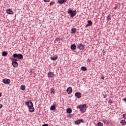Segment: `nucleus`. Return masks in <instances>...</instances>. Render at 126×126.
Wrapping results in <instances>:
<instances>
[{"label":"nucleus","mask_w":126,"mask_h":126,"mask_svg":"<svg viewBox=\"0 0 126 126\" xmlns=\"http://www.w3.org/2000/svg\"><path fill=\"white\" fill-rule=\"evenodd\" d=\"M26 106H28L29 109V112H31V113H33V112H34L35 109L34 108V107H33V102L32 101L26 102Z\"/></svg>","instance_id":"1"},{"label":"nucleus","mask_w":126,"mask_h":126,"mask_svg":"<svg viewBox=\"0 0 126 126\" xmlns=\"http://www.w3.org/2000/svg\"><path fill=\"white\" fill-rule=\"evenodd\" d=\"M86 106V104L84 105H80L77 107V109H80V110L81 111L82 113H85L86 112V109L85 107Z\"/></svg>","instance_id":"2"},{"label":"nucleus","mask_w":126,"mask_h":126,"mask_svg":"<svg viewBox=\"0 0 126 126\" xmlns=\"http://www.w3.org/2000/svg\"><path fill=\"white\" fill-rule=\"evenodd\" d=\"M67 13H68V14H70V17H73V16L76 15V13H77V12L75 10L73 11L72 9H69L68 10Z\"/></svg>","instance_id":"3"},{"label":"nucleus","mask_w":126,"mask_h":126,"mask_svg":"<svg viewBox=\"0 0 126 126\" xmlns=\"http://www.w3.org/2000/svg\"><path fill=\"white\" fill-rule=\"evenodd\" d=\"M13 57L14 58H17L18 59H19V60H21V59H23V55L21 54H17V53H14L13 54Z\"/></svg>","instance_id":"4"},{"label":"nucleus","mask_w":126,"mask_h":126,"mask_svg":"<svg viewBox=\"0 0 126 126\" xmlns=\"http://www.w3.org/2000/svg\"><path fill=\"white\" fill-rule=\"evenodd\" d=\"M85 47V46L82 43H79L77 45V49H79V50H84Z\"/></svg>","instance_id":"5"},{"label":"nucleus","mask_w":126,"mask_h":126,"mask_svg":"<svg viewBox=\"0 0 126 126\" xmlns=\"http://www.w3.org/2000/svg\"><path fill=\"white\" fill-rule=\"evenodd\" d=\"M80 123H84L83 119H79L75 121V125H80Z\"/></svg>","instance_id":"6"},{"label":"nucleus","mask_w":126,"mask_h":126,"mask_svg":"<svg viewBox=\"0 0 126 126\" xmlns=\"http://www.w3.org/2000/svg\"><path fill=\"white\" fill-rule=\"evenodd\" d=\"M3 83H4V84H9L10 83V80L8 79H4L2 80Z\"/></svg>","instance_id":"7"},{"label":"nucleus","mask_w":126,"mask_h":126,"mask_svg":"<svg viewBox=\"0 0 126 126\" xmlns=\"http://www.w3.org/2000/svg\"><path fill=\"white\" fill-rule=\"evenodd\" d=\"M12 65L14 67H17L18 66V63L16 61H13L12 62Z\"/></svg>","instance_id":"8"},{"label":"nucleus","mask_w":126,"mask_h":126,"mask_svg":"<svg viewBox=\"0 0 126 126\" xmlns=\"http://www.w3.org/2000/svg\"><path fill=\"white\" fill-rule=\"evenodd\" d=\"M93 24V23L92 22V21H91V20H89L88 21V24L85 26L86 28L87 27H89V26H91Z\"/></svg>","instance_id":"9"},{"label":"nucleus","mask_w":126,"mask_h":126,"mask_svg":"<svg viewBox=\"0 0 126 126\" xmlns=\"http://www.w3.org/2000/svg\"><path fill=\"white\" fill-rule=\"evenodd\" d=\"M66 92H67V93H68V94H71L72 92V88L71 87L68 88L67 89Z\"/></svg>","instance_id":"10"},{"label":"nucleus","mask_w":126,"mask_h":126,"mask_svg":"<svg viewBox=\"0 0 126 126\" xmlns=\"http://www.w3.org/2000/svg\"><path fill=\"white\" fill-rule=\"evenodd\" d=\"M47 75L49 78H51L54 77V74L53 72H49V73H48Z\"/></svg>","instance_id":"11"},{"label":"nucleus","mask_w":126,"mask_h":126,"mask_svg":"<svg viewBox=\"0 0 126 126\" xmlns=\"http://www.w3.org/2000/svg\"><path fill=\"white\" fill-rule=\"evenodd\" d=\"M81 93L78 92H77L75 94V96L78 99H79V98H81Z\"/></svg>","instance_id":"12"},{"label":"nucleus","mask_w":126,"mask_h":126,"mask_svg":"<svg viewBox=\"0 0 126 126\" xmlns=\"http://www.w3.org/2000/svg\"><path fill=\"white\" fill-rule=\"evenodd\" d=\"M67 1V0H59L58 1V3H60V4H63L64 2H66Z\"/></svg>","instance_id":"13"},{"label":"nucleus","mask_w":126,"mask_h":126,"mask_svg":"<svg viewBox=\"0 0 126 126\" xmlns=\"http://www.w3.org/2000/svg\"><path fill=\"white\" fill-rule=\"evenodd\" d=\"M6 12L7 13V14H13V11L10 9H7L6 10Z\"/></svg>","instance_id":"14"},{"label":"nucleus","mask_w":126,"mask_h":126,"mask_svg":"<svg viewBox=\"0 0 126 126\" xmlns=\"http://www.w3.org/2000/svg\"><path fill=\"white\" fill-rule=\"evenodd\" d=\"M50 59L52 61H56V60H58V56L55 55V56H54L53 57H51Z\"/></svg>","instance_id":"15"},{"label":"nucleus","mask_w":126,"mask_h":126,"mask_svg":"<svg viewBox=\"0 0 126 126\" xmlns=\"http://www.w3.org/2000/svg\"><path fill=\"white\" fill-rule=\"evenodd\" d=\"M56 105L55 104L53 105L50 107L51 111H56Z\"/></svg>","instance_id":"16"},{"label":"nucleus","mask_w":126,"mask_h":126,"mask_svg":"<svg viewBox=\"0 0 126 126\" xmlns=\"http://www.w3.org/2000/svg\"><path fill=\"white\" fill-rule=\"evenodd\" d=\"M75 32H76V28H74L71 29V33H72L73 34H75Z\"/></svg>","instance_id":"17"},{"label":"nucleus","mask_w":126,"mask_h":126,"mask_svg":"<svg viewBox=\"0 0 126 126\" xmlns=\"http://www.w3.org/2000/svg\"><path fill=\"white\" fill-rule=\"evenodd\" d=\"M120 124L121 125H122V126H125L126 124V120H122L120 122Z\"/></svg>","instance_id":"18"},{"label":"nucleus","mask_w":126,"mask_h":126,"mask_svg":"<svg viewBox=\"0 0 126 126\" xmlns=\"http://www.w3.org/2000/svg\"><path fill=\"white\" fill-rule=\"evenodd\" d=\"M72 112V110H71V108H67L66 109V112L67 113V114H71Z\"/></svg>","instance_id":"19"},{"label":"nucleus","mask_w":126,"mask_h":126,"mask_svg":"<svg viewBox=\"0 0 126 126\" xmlns=\"http://www.w3.org/2000/svg\"><path fill=\"white\" fill-rule=\"evenodd\" d=\"M7 52L6 51H3L2 53V57H6V56H7Z\"/></svg>","instance_id":"20"},{"label":"nucleus","mask_w":126,"mask_h":126,"mask_svg":"<svg viewBox=\"0 0 126 126\" xmlns=\"http://www.w3.org/2000/svg\"><path fill=\"white\" fill-rule=\"evenodd\" d=\"M75 49H76V45L75 44H72L71 45V49L75 50Z\"/></svg>","instance_id":"21"},{"label":"nucleus","mask_w":126,"mask_h":126,"mask_svg":"<svg viewBox=\"0 0 126 126\" xmlns=\"http://www.w3.org/2000/svg\"><path fill=\"white\" fill-rule=\"evenodd\" d=\"M81 69L83 71H86V70H87V68L85 66H82Z\"/></svg>","instance_id":"22"},{"label":"nucleus","mask_w":126,"mask_h":126,"mask_svg":"<svg viewBox=\"0 0 126 126\" xmlns=\"http://www.w3.org/2000/svg\"><path fill=\"white\" fill-rule=\"evenodd\" d=\"M63 38H56L55 40V42H59V41H62V40H63Z\"/></svg>","instance_id":"23"},{"label":"nucleus","mask_w":126,"mask_h":126,"mask_svg":"<svg viewBox=\"0 0 126 126\" xmlns=\"http://www.w3.org/2000/svg\"><path fill=\"white\" fill-rule=\"evenodd\" d=\"M21 90H22L23 91H24V90H25V86L24 85H22L21 86Z\"/></svg>","instance_id":"24"},{"label":"nucleus","mask_w":126,"mask_h":126,"mask_svg":"<svg viewBox=\"0 0 126 126\" xmlns=\"http://www.w3.org/2000/svg\"><path fill=\"white\" fill-rule=\"evenodd\" d=\"M96 126H103V123L98 122V124H96Z\"/></svg>","instance_id":"25"},{"label":"nucleus","mask_w":126,"mask_h":126,"mask_svg":"<svg viewBox=\"0 0 126 126\" xmlns=\"http://www.w3.org/2000/svg\"><path fill=\"white\" fill-rule=\"evenodd\" d=\"M55 90L53 88H52L50 90V93H53V94H55Z\"/></svg>","instance_id":"26"},{"label":"nucleus","mask_w":126,"mask_h":126,"mask_svg":"<svg viewBox=\"0 0 126 126\" xmlns=\"http://www.w3.org/2000/svg\"><path fill=\"white\" fill-rule=\"evenodd\" d=\"M107 19L108 20H111V19H112V16L111 15H108L107 17Z\"/></svg>","instance_id":"27"},{"label":"nucleus","mask_w":126,"mask_h":126,"mask_svg":"<svg viewBox=\"0 0 126 126\" xmlns=\"http://www.w3.org/2000/svg\"><path fill=\"white\" fill-rule=\"evenodd\" d=\"M10 60H12V62H16L17 61V59L16 58H11Z\"/></svg>","instance_id":"28"},{"label":"nucleus","mask_w":126,"mask_h":126,"mask_svg":"<svg viewBox=\"0 0 126 126\" xmlns=\"http://www.w3.org/2000/svg\"><path fill=\"white\" fill-rule=\"evenodd\" d=\"M115 9H118V8H120V6L117 5L114 7Z\"/></svg>","instance_id":"29"},{"label":"nucleus","mask_w":126,"mask_h":126,"mask_svg":"<svg viewBox=\"0 0 126 126\" xmlns=\"http://www.w3.org/2000/svg\"><path fill=\"white\" fill-rule=\"evenodd\" d=\"M55 1L51 2L50 4V5H53V4H55Z\"/></svg>","instance_id":"30"},{"label":"nucleus","mask_w":126,"mask_h":126,"mask_svg":"<svg viewBox=\"0 0 126 126\" xmlns=\"http://www.w3.org/2000/svg\"><path fill=\"white\" fill-rule=\"evenodd\" d=\"M123 117L124 119H126V114H123Z\"/></svg>","instance_id":"31"},{"label":"nucleus","mask_w":126,"mask_h":126,"mask_svg":"<svg viewBox=\"0 0 126 126\" xmlns=\"http://www.w3.org/2000/svg\"><path fill=\"white\" fill-rule=\"evenodd\" d=\"M108 103H109V104H112V103H113V101L110 100H109Z\"/></svg>","instance_id":"32"},{"label":"nucleus","mask_w":126,"mask_h":126,"mask_svg":"<svg viewBox=\"0 0 126 126\" xmlns=\"http://www.w3.org/2000/svg\"><path fill=\"white\" fill-rule=\"evenodd\" d=\"M44 1H45V2H49V1H50V0H44Z\"/></svg>","instance_id":"33"},{"label":"nucleus","mask_w":126,"mask_h":126,"mask_svg":"<svg viewBox=\"0 0 126 126\" xmlns=\"http://www.w3.org/2000/svg\"><path fill=\"white\" fill-rule=\"evenodd\" d=\"M42 126H49L48 124H43Z\"/></svg>","instance_id":"34"},{"label":"nucleus","mask_w":126,"mask_h":126,"mask_svg":"<svg viewBox=\"0 0 126 126\" xmlns=\"http://www.w3.org/2000/svg\"><path fill=\"white\" fill-rule=\"evenodd\" d=\"M103 98H106L107 97V94H103Z\"/></svg>","instance_id":"35"},{"label":"nucleus","mask_w":126,"mask_h":126,"mask_svg":"<svg viewBox=\"0 0 126 126\" xmlns=\"http://www.w3.org/2000/svg\"><path fill=\"white\" fill-rule=\"evenodd\" d=\"M103 122H104V124H108V122L106 120L103 121Z\"/></svg>","instance_id":"36"},{"label":"nucleus","mask_w":126,"mask_h":126,"mask_svg":"<svg viewBox=\"0 0 126 126\" xmlns=\"http://www.w3.org/2000/svg\"><path fill=\"white\" fill-rule=\"evenodd\" d=\"M87 62H88V63H90V62H91V60H90V59H88L87 60Z\"/></svg>","instance_id":"37"},{"label":"nucleus","mask_w":126,"mask_h":126,"mask_svg":"<svg viewBox=\"0 0 126 126\" xmlns=\"http://www.w3.org/2000/svg\"><path fill=\"white\" fill-rule=\"evenodd\" d=\"M2 108V104H0V109Z\"/></svg>","instance_id":"38"},{"label":"nucleus","mask_w":126,"mask_h":126,"mask_svg":"<svg viewBox=\"0 0 126 126\" xmlns=\"http://www.w3.org/2000/svg\"><path fill=\"white\" fill-rule=\"evenodd\" d=\"M104 77H101V79H104Z\"/></svg>","instance_id":"39"},{"label":"nucleus","mask_w":126,"mask_h":126,"mask_svg":"<svg viewBox=\"0 0 126 126\" xmlns=\"http://www.w3.org/2000/svg\"><path fill=\"white\" fill-rule=\"evenodd\" d=\"M0 97H1V94L0 93Z\"/></svg>","instance_id":"40"}]
</instances>
